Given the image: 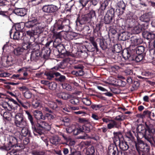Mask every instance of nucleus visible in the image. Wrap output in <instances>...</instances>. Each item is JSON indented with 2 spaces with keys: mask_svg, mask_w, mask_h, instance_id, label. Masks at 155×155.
Segmentation results:
<instances>
[{
  "mask_svg": "<svg viewBox=\"0 0 155 155\" xmlns=\"http://www.w3.org/2000/svg\"><path fill=\"white\" fill-rule=\"evenodd\" d=\"M116 11L118 12L119 15H122L125 9L126 5L123 1H120L117 3Z\"/></svg>",
  "mask_w": 155,
  "mask_h": 155,
  "instance_id": "obj_14",
  "label": "nucleus"
},
{
  "mask_svg": "<svg viewBox=\"0 0 155 155\" xmlns=\"http://www.w3.org/2000/svg\"><path fill=\"white\" fill-rule=\"evenodd\" d=\"M82 132H83V128L82 127H80L73 129V132L74 135H77Z\"/></svg>",
  "mask_w": 155,
  "mask_h": 155,
  "instance_id": "obj_38",
  "label": "nucleus"
},
{
  "mask_svg": "<svg viewBox=\"0 0 155 155\" xmlns=\"http://www.w3.org/2000/svg\"><path fill=\"white\" fill-rule=\"evenodd\" d=\"M63 88L65 89L67 91H70L71 90V86L67 83H64L61 84Z\"/></svg>",
  "mask_w": 155,
  "mask_h": 155,
  "instance_id": "obj_44",
  "label": "nucleus"
},
{
  "mask_svg": "<svg viewBox=\"0 0 155 155\" xmlns=\"http://www.w3.org/2000/svg\"><path fill=\"white\" fill-rule=\"evenodd\" d=\"M55 80L56 81L61 82H64L66 80V77L64 75H61L59 78H55Z\"/></svg>",
  "mask_w": 155,
  "mask_h": 155,
  "instance_id": "obj_51",
  "label": "nucleus"
},
{
  "mask_svg": "<svg viewBox=\"0 0 155 155\" xmlns=\"http://www.w3.org/2000/svg\"><path fill=\"white\" fill-rule=\"evenodd\" d=\"M24 95L26 98L30 99L31 97L32 93L30 91H27L24 93Z\"/></svg>",
  "mask_w": 155,
  "mask_h": 155,
  "instance_id": "obj_50",
  "label": "nucleus"
},
{
  "mask_svg": "<svg viewBox=\"0 0 155 155\" xmlns=\"http://www.w3.org/2000/svg\"><path fill=\"white\" fill-rule=\"evenodd\" d=\"M137 130L139 138L144 137L151 144L154 143L153 135L155 133V130L152 125H147L145 128L144 125L140 124L137 126Z\"/></svg>",
  "mask_w": 155,
  "mask_h": 155,
  "instance_id": "obj_1",
  "label": "nucleus"
},
{
  "mask_svg": "<svg viewBox=\"0 0 155 155\" xmlns=\"http://www.w3.org/2000/svg\"><path fill=\"white\" fill-rule=\"evenodd\" d=\"M43 11L48 13H51L56 12L58 9V7L56 5H45L42 8Z\"/></svg>",
  "mask_w": 155,
  "mask_h": 155,
  "instance_id": "obj_11",
  "label": "nucleus"
},
{
  "mask_svg": "<svg viewBox=\"0 0 155 155\" xmlns=\"http://www.w3.org/2000/svg\"><path fill=\"white\" fill-rule=\"evenodd\" d=\"M51 126L45 121L39 120L37 121V124L35 125V130L32 129L35 135H38V134L41 135L43 133L44 130H49L51 129Z\"/></svg>",
  "mask_w": 155,
  "mask_h": 155,
  "instance_id": "obj_3",
  "label": "nucleus"
},
{
  "mask_svg": "<svg viewBox=\"0 0 155 155\" xmlns=\"http://www.w3.org/2000/svg\"><path fill=\"white\" fill-rule=\"evenodd\" d=\"M151 112L148 110L144 111L143 112V114L141 115V117L143 118L146 115H147L148 116H150Z\"/></svg>",
  "mask_w": 155,
  "mask_h": 155,
  "instance_id": "obj_62",
  "label": "nucleus"
},
{
  "mask_svg": "<svg viewBox=\"0 0 155 155\" xmlns=\"http://www.w3.org/2000/svg\"><path fill=\"white\" fill-rule=\"evenodd\" d=\"M20 128H22L21 132L23 136L25 137L27 135L29 136L30 135V132L28 128L26 127Z\"/></svg>",
  "mask_w": 155,
  "mask_h": 155,
  "instance_id": "obj_31",
  "label": "nucleus"
},
{
  "mask_svg": "<svg viewBox=\"0 0 155 155\" xmlns=\"http://www.w3.org/2000/svg\"><path fill=\"white\" fill-rule=\"evenodd\" d=\"M45 75L47 76V78L48 80H51L54 77L53 73L50 71L45 72Z\"/></svg>",
  "mask_w": 155,
  "mask_h": 155,
  "instance_id": "obj_42",
  "label": "nucleus"
},
{
  "mask_svg": "<svg viewBox=\"0 0 155 155\" xmlns=\"http://www.w3.org/2000/svg\"><path fill=\"white\" fill-rule=\"evenodd\" d=\"M64 34H65V32L64 31H62L56 33L54 34L56 39L58 38H60L62 36H63L64 35Z\"/></svg>",
  "mask_w": 155,
  "mask_h": 155,
  "instance_id": "obj_45",
  "label": "nucleus"
},
{
  "mask_svg": "<svg viewBox=\"0 0 155 155\" xmlns=\"http://www.w3.org/2000/svg\"><path fill=\"white\" fill-rule=\"evenodd\" d=\"M15 123L17 127H23L27 126L26 121L24 120L23 114L18 113L15 115Z\"/></svg>",
  "mask_w": 155,
  "mask_h": 155,
  "instance_id": "obj_5",
  "label": "nucleus"
},
{
  "mask_svg": "<svg viewBox=\"0 0 155 155\" xmlns=\"http://www.w3.org/2000/svg\"><path fill=\"white\" fill-rule=\"evenodd\" d=\"M84 67L81 64H78L74 66V68L77 70L83 69Z\"/></svg>",
  "mask_w": 155,
  "mask_h": 155,
  "instance_id": "obj_61",
  "label": "nucleus"
},
{
  "mask_svg": "<svg viewBox=\"0 0 155 155\" xmlns=\"http://www.w3.org/2000/svg\"><path fill=\"white\" fill-rule=\"evenodd\" d=\"M120 127V126L119 123L112 120H111L110 121L107 125V128L109 129L114 127L118 128Z\"/></svg>",
  "mask_w": 155,
  "mask_h": 155,
  "instance_id": "obj_22",
  "label": "nucleus"
},
{
  "mask_svg": "<svg viewBox=\"0 0 155 155\" xmlns=\"http://www.w3.org/2000/svg\"><path fill=\"white\" fill-rule=\"evenodd\" d=\"M95 152L94 147L93 146H92L87 149L86 153L87 155H94Z\"/></svg>",
  "mask_w": 155,
  "mask_h": 155,
  "instance_id": "obj_34",
  "label": "nucleus"
},
{
  "mask_svg": "<svg viewBox=\"0 0 155 155\" xmlns=\"http://www.w3.org/2000/svg\"><path fill=\"white\" fill-rule=\"evenodd\" d=\"M131 40L134 43L135 45H138L142 42V41L140 38H137L135 37L131 38Z\"/></svg>",
  "mask_w": 155,
  "mask_h": 155,
  "instance_id": "obj_35",
  "label": "nucleus"
},
{
  "mask_svg": "<svg viewBox=\"0 0 155 155\" xmlns=\"http://www.w3.org/2000/svg\"><path fill=\"white\" fill-rule=\"evenodd\" d=\"M135 146L137 150L139 153L140 151L147 153L149 150V147L141 140L139 141L138 143L136 144Z\"/></svg>",
  "mask_w": 155,
  "mask_h": 155,
  "instance_id": "obj_8",
  "label": "nucleus"
},
{
  "mask_svg": "<svg viewBox=\"0 0 155 155\" xmlns=\"http://www.w3.org/2000/svg\"><path fill=\"white\" fill-rule=\"evenodd\" d=\"M14 13L18 15L23 16L26 14V10L23 8H17L15 9Z\"/></svg>",
  "mask_w": 155,
  "mask_h": 155,
  "instance_id": "obj_21",
  "label": "nucleus"
},
{
  "mask_svg": "<svg viewBox=\"0 0 155 155\" xmlns=\"http://www.w3.org/2000/svg\"><path fill=\"white\" fill-rule=\"evenodd\" d=\"M83 53L86 54H87V53L85 52V51H83L81 50H78L76 52V56L81 57L82 55V54Z\"/></svg>",
  "mask_w": 155,
  "mask_h": 155,
  "instance_id": "obj_60",
  "label": "nucleus"
},
{
  "mask_svg": "<svg viewBox=\"0 0 155 155\" xmlns=\"http://www.w3.org/2000/svg\"><path fill=\"white\" fill-rule=\"evenodd\" d=\"M114 51L117 53H119L121 51V47L120 44H116L114 46Z\"/></svg>",
  "mask_w": 155,
  "mask_h": 155,
  "instance_id": "obj_48",
  "label": "nucleus"
},
{
  "mask_svg": "<svg viewBox=\"0 0 155 155\" xmlns=\"http://www.w3.org/2000/svg\"><path fill=\"white\" fill-rule=\"evenodd\" d=\"M37 19L35 18H30L29 21L25 24L24 27L27 28H32L36 25L35 23L37 22Z\"/></svg>",
  "mask_w": 155,
  "mask_h": 155,
  "instance_id": "obj_18",
  "label": "nucleus"
},
{
  "mask_svg": "<svg viewBox=\"0 0 155 155\" xmlns=\"http://www.w3.org/2000/svg\"><path fill=\"white\" fill-rule=\"evenodd\" d=\"M28 39L27 37L23 38L24 41L23 43L22 47H18L15 49L14 50V53L16 56H19L22 55L25 50H30V49H33L35 50L34 47L35 46L38 47V45L34 43L32 44L30 41H25V39Z\"/></svg>",
  "mask_w": 155,
  "mask_h": 155,
  "instance_id": "obj_2",
  "label": "nucleus"
},
{
  "mask_svg": "<svg viewBox=\"0 0 155 155\" xmlns=\"http://www.w3.org/2000/svg\"><path fill=\"white\" fill-rule=\"evenodd\" d=\"M128 32L125 31H120L119 33H118L119 36H120L122 37V40L123 41L126 40L128 39Z\"/></svg>",
  "mask_w": 155,
  "mask_h": 155,
  "instance_id": "obj_30",
  "label": "nucleus"
},
{
  "mask_svg": "<svg viewBox=\"0 0 155 155\" xmlns=\"http://www.w3.org/2000/svg\"><path fill=\"white\" fill-rule=\"evenodd\" d=\"M113 134L114 135V136L116 137V138H117V140H118L119 139V136H122L121 133L120 132H114Z\"/></svg>",
  "mask_w": 155,
  "mask_h": 155,
  "instance_id": "obj_64",
  "label": "nucleus"
},
{
  "mask_svg": "<svg viewBox=\"0 0 155 155\" xmlns=\"http://www.w3.org/2000/svg\"><path fill=\"white\" fill-rule=\"evenodd\" d=\"M82 101L84 104L87 106H89L91 104V101L87 98H83Z\"/></svg>",
  "mask_w": 155,
  "mask_h": 155,
  "instance_id": "obj_49",
  "label": "nucleus"
},
{
  "mask_svg": "<svg viewBox=\"0 0 155 155\" xmlns=\"http://www.w3.org/2000/svg\"><path fill=\"white\" fill-rule=\"evenodd\" d=\"M18 139L16 137L13 136H10L8 139V143L6 145H4L3 148V149L6 150H8L11 149V148L15 146L16 147V144L17 143Z\"/></svg>",
  "mask_w": 155,
  "mask_h": 155,
  "instance_id": "obj_9",
  "label": "nucleus"
},
{
  "mask_svg": "<svg viewBox=\"0 0 155 155\" xmlns=\"http://www.w3.org/2000/svg\"><path fill=\"white\" fill-rule=\"evenodd\" d=\"M70 102L72 104L77 105L79 102V100L77 98H73L70 100Z\"/></svg>",
  "mask_w": 155,
  "mask_h": 155,
  "instance_id": "obj_54",
  "label": "nucleus"
},
{
  "mask_svg": "<svg viewBox=\"0 0 155 155\" xmlns=\"http://www.w3.org/2000/svg\"><path fill=\"white\" fill-rule=\"evenodd\" d=\"M38 47L34 46V48H35V50L34 51H32L30 59L31 60H34L36 61L38 60L40 57L41 53L40 51L38 50Z\"/></svg>",
  "mask_w": 155,
  "mask_h": 155,
  "instance_id": "obj_12",
  "label": "nucleus"
},
{
  "mask_svg": "<svg viewBox=\"0 0 155 155\" xmlns=\"http://www.w3.org/2000/svg\"><path fill=\"white\" fill-rule=\"evenodd\" d=\"M61 140V139L58 136H55L51 138L50 139L51 143L53 144L56 145L58 144Z\"/></svg>",
  "mask_w": 155,
  "mask_h": 155,
  "instance_id": "obj_29",
  "label": "nucleus"
},
{
  "mask_svg": "<svg viewBox=\"0 0 155 155\" xmlns=\"http://www.w3.org/2000/svg\"><path fill=\"white\" fill-rule=\"evenodd\" d=\"M90 137L87 134H84L83 135L80 136L78 137V138L84 140L90 138Z\"/></svg>",
  "mask_w": 155,
  "mask_h": 155,
  "instance_id": "obj_57",
  "label": "nucleus"
},
{
  "mask_svg": "<svg viewBox=\"0 0 155 155\" xmlns=\"http://www.w3.org/2000/svg\"><path fill=\"white\" fill-rule=\"evenodd\" d=\"M100 47L103 50H104L107 48V45L104 43V41L102 39H99Z\"/></svg>",
  "mask_w": 155,
  "mask_h": 155,
  "instance_id": "obj_46",
  "label": "nucleus"
},
{
  "mask_svg": "<svg viewBox=\"0 0 155 155\" xmlns=\"http://www.w3.org/2000/svg\"><path fill=\"white\" fill-rule=\"evenodd\" d=\"M114 9L111 8L108 10L104 17V22L106 24L110 23L114 16Z\"/></svg>",
  "mask_w": 155,
  "mask_h": 155,
  "instance_id": "obj_6",
  "label": "nucleus"
},
{
  "mask_svg": "<svg viewBox=\"0 0 155 155\" xmlns=\"http://www.w3.org/2000/svg\"><path fill=\"white\" fill-rule=\"evenodd\" d=\"M142 35L143 37L146 38L149 41H151L155 40V35L151 32H148L147 31H144L142 33Z\"/></svg>",
  "mask_w": 155,
  "mask_h": 155,
  "instance_id": "obj_19",
  "label": "nucleus"
},
{
  "mask_svg": "<svg viewBox=\"0 0 155 155\" xmlns=\"http://www.w3.org/2000/svg\"><path fill=\"white\" fill-rule=\"evenodd\" d=\"M91 117L94 120L96 121H99V120L101 118V117H99L97 115L95 114H92Z\"/></svg>",
  "mask_w": 155,
  "mask_h": 155,
  "instance_id": "obj_53",
  "label": "nucleus"
},
{
  "mask_svg": "<svg viewBox=\"0 0 155 155\" xmlns=\"http://www.w3.org/2000/svg\"><path fill=\"white\" fill-rule=\"evenodd\" d=\"M102 107L101 104H92L91 105V107L93 110H97Z\"/></svg>",
  "mask_w": 155,
  "mask_h": 155,
  "instance_id": "obj_52",
  "label": "nucleus"
},
{
  "mask_svg": "<svg viewBox=\"0 0 155 155\" xmlns=\"http://www.w3.org/2000/svg\"><path fill=\"white\" fill-rule=\"evenodd\" d=\"M2 107L5 109H7L8 110L11 111L14 108L13 106L10 103L5 102L2 105Z\"/></svg>",
  "mask_w": 155,
  "mask_h": 155,
  "instance_id": "obj_26",
  "label": "nucleus"
},
{
  "mask_svg": "<svg viewBox=\"0 0 155 155\" xmlns=\"http://www.w3.org/2000/svg\"><path fill=\"white\" fill-rule=\"evenodd\" d=\"M42 113V112L38 110H35L33 112V114L35 118L38 119Z\"/></svg>",
  "mask_w": 155,
  "mask_h": 155,
  "instance_id": "obj_47",
  "label": "nucleus"
},
{
  "mask_svg": "<svg viewBox=\"0 0 155 155\" xmlns=\"http://www.w3.org/2000/svg\"><path fill=\"white\" fill-rule=\"evenodd\" d=\"M9 2L6 0H0V6L8 5Z\"/></svg>",
  "mask_w": 155,
  "mask_h": 155,
  "instance_id": "obj_58",
  "label": "nucleus"
},
{
  "mask_svg": "<svg viewBox=\"0 0 155 155\" xmlns=\"http://www.w3.org/2000/svg\"><path fill=\"white\" fill-rule=\"evenodd\" d=\"M124 72L126 75H130L133 74V71L130 69H127L125 70Z\"/></svg>",
  "mask_w": 155,
  "mask_h": 155,
  "instance_id": "obj_63",
  "label": "nucleus"
},
{
  "mask_svg": "<svg viewBox=\"0 0 155 155\" xmlns=\"http://www.w3.org/2000/svg\"><path fill=\"white\" fill-rule=\"evenodd\" d=\"M65 21L62 22L58 21L56 22L54 25V28L56 29H62L63 28L69 29L70 28L68 25H65Z\"/></svg>",
  "mask_w": 155,
  "mask_h": 155,
  "instance_id": "obj_15",
  "label": "nucleus"
},
{
  "mask_svg": "<svg viewBox=\"0 0 155 155\" xmlns=\"http://www.w3.org/2000/svg\"><path fill=\"white\" fill-rule=\"evenodd\" d=\"M88 20V18L86 15H82L81 17H79L76 21V24L77 26L86 23L87 22H89Z\"/></svg>",
  "mask_w": 155,
  "mask_h": 155,
  "instance_id": "obj_16",
  "label": "nucleus"
},
{
  "mask_svg": "<svg viewBox=\"0 0 155 155\" xmlns=\"http://www.w3.org/2000/svg\"><path fill=\"white\" fill-rule=\"evenodd\" d=\"M25 113L27 115L28 119L31 125V128L32 129L35 130V125L33 121V118L30 114V113L28 111H25Z\"/></svg>",
  "mask_w": 155,
  "mask_h": 155,
  "instance_id": "obj_24",
  "label": "nucleus"
},
{
  "mask_svg": "<svg viewBox=\"0 0 155 155\" xmlns=\"http://www.w3.org/2000/svg\"><path fill=\"white\" fill-rule=\"evenodd\" d=\"M25 23L23 22L18 23L14 24L12 28V29H23L24 28Z\"/></svg>",
  "mask_w": 155,
  "mask_h": 155,
  "instance_id": "obj_33",
  "label": "nucleus"
},
{
  "mask_svg": "<svg viewBox=\"0 0 155 155\" xmlns=\"http://www.w3.org/2000/svg\"><path fill=\"white\" fill-rule=\"evenodd\" d=\"M51 52V51L50 49L48 48H46L43 49L42 51V53L43 54V57L45 58L49 56Z\"/></svg>",
  "mask_w": 155,
  "mask_h": 155,
  "instance_id": "obj_32",
  "label": "nucleus"
},
{
  "mask_svg": "<svg viewBox=\"0 0 155 155\" xmlns=\"http://www.w3.org/2000/svg\"><path fill=\"white\" fill-rule=\"evenodd\" d=\"M144 51L145 48L143 46H140L135 47L134 45H131L130 46L129 50L126 51L125 52L129 54L132 53L141 55Z\"/></svg>",
  "mask_w": 155,
  "mask_h": 155,
  "instance_id": "obj_7",
  "label": "nucleus"
},
{
  "mask_svg": "<svg viewBox=\"0 0 155 155\" xmlns=\"http://www.w3.org/2000/svg\"><path fill=\"white\" fill-rule=\"evenodd\" d=\"M118 152V148L116 145L111 144L108 147V153L109 155H116Z\"/></svg>",
  "mask_w": 155,
  "mask_h": 155,
  "instance_id": "obj_17",
  "label": "nucleus"
},
{
  "mask_svg": "<svg viewBox=\"0 0 155 155\" xmlns=\"http://www.w3.org/2000/svg\"><path fill=\"white\" fill-rule=\"evenodd\" d=\"M64 32L67 37H70L71 38H72L75 36V34L74 32L69 31H64Z\"/></svg>",
  "mask_w": 155,
  "mask_h": 155,
  "instance_id": "obj_39",
  "label": "nucleus"
},
{
  "mask_svg": "<svg viewBox=\"0 0 155 155\" xmlns=\"http://www.w3.org/2000/svg\"><path fill=\"white\" fill-rule=\"evenodd\" d=\"M84 72L83 69H80L76 71V75L77 76H82L84 75Z\"/></svg>",
  "mask_w": 155,
  "mask_h": 155,
  "instance_id": "obj_55",
  "label": "nucleus"
},
{
  "mask_svg": "<svg viewBox=\"0 0 155 155\" xmlns=\"http://www.w3.org/2000/svg\"><path fill=\"white\" fill-rule=\"evenodd\" d=\"M140 20L141 21L144 22L142 25L144 26V27L143 28V29H146L147 28V27L149 25L150 21V18L148 15L146 14H143L141 16Z\"/></svg>",
  "mask_w": 155,
  "mask_h": 155,
  "instance_id": "obj_13",
  "label": "nucleus"
},
{
  "mask_svg": "<svg viewBox=\"0 0 155 155\" xmlns=\"http://www.w3.org/2000/svg\"><path fill=\"white\" fill-rule=\"evenodd\" d=\"M18 101L20 104L25 109H28L31 106L30 102L28 101H22L21 100H18Z\"/></svg>",
  "mask_w": 155,
  "mask_h": 155,
  "instance_id": "obj_27",
  "label": "nucleus"
},
{
  "mask_svg": "<svg viewBox=\"0 0 155 155\" xmlns=\"http://www.w3.org/2000/svg\"><path fill=\"white\" fill-rule=\"evenodd\" d=\"M88 18V20L90 22L92 21L94 18L96 17V12L93 10H91L86 15Z\"/></svg>",
  "mask_w": 155,
  "mask_h": 155,
  "instance_id": "obj_25",
  "label": "nucleus"
},
{
  "mask_svg": "<svg viewBox=\"0 0 155 155\" xmlns=\"http://www.w3.org/2000/svg\"><path fill=\"white\" fill-rule=\"evenodd\" d=\"M32 154L33 155H45V153L43 151H33Z\"/></svg>",
  "mask_w": 155,
  "mask_h": 155,
  "instance_id": "obj_59",
  "label": "nucleus"
},
{
  "mask_svg": "<svg viewBox=\"0 0 155 155\" xmlns=\"http://www.w3.org/2000/svg\"><path fill=\"white\" fill-rule=\"evenodd\" d=\"M109 5L108 0H102L100 3V7L98 11L99 16H103L105 11Z\"/></svg>",
  "mask_w": 155,
  "mask_h": 155,
  "instance_id": "obj_10",
  "label": "nucleus"
},
{
  "mask_svg": "<svg viewBox=\"0 0 155 155\" xmlns=\"http://www.w3.org/2000/svg\"><path fill=\"white\" fill-rule=\"evenodd\" d=\"M58 96L59 98H61L64 100H67L69 97V95L65 93H61L58 94Z\"/></svg>",
  "mask_w": 155,
  "mask_h": 155,
  "instance_id": "obj_40",
  "label": "nucleus"
},
{
  "mask_svg": "<svg viewBox=\"0 0 155 155\" xmlns=\"http://www.w3.org/2000/svg\"><path fill=\"white\" fill-rule=\"evenodd\" d=\"M16 31L15 32L13 35V38L14 39H21L22 36L23 35V33L22 32H19L17 30H16Z\"/></svg>",
  "mask_w": 155,
  "mask_h": 155,
  "instance_id": "obj_28",
  "label": "nucleus"
},
{
  "mask_svg": "<svg viewBox=\"0 0 155 155\" xmlns=\"http://www.w3.org/2000/svg\"><path fill=\"white\" fill-rule=\"evenodd\" d=\"M37 30H30L27 31V33L30 37H32L33 36L37 34L38 32L37 31Z\"/></svg>",
  "mask_w": 155,
  "mask_h": 155,
  "instance_id": "obj_37",
  "label": "nucleus"
},
{
  "mask_svg": "<svg viewBox=\"0 0 155 155\" xmlns=\"http://www.w3.org/2000/svg\"><path fill=\"white\" fill-rule=\"evenodd\" d=\"M48 87L50 89L54 90L57 87V84L54 82H52L50 83L49 82Z\"/></svg>",
  "mask_w": 155,
  "mask_h": 155,
  "instance_id": "obj_41",
  "label": "nucleus"
},
{
  "mask_svg": "<svg viewBox=\"0 0 155 155\" xmlns=\"http://www.w3.org/2000/svg\"><path fill=\"white\" fill-rule=\"evenodd\" d=\"M119 146L120 148L124 151L127 150L129 148L127 142L124 140H120Z\"/></svg>",
  "mask_w": 155,
  "mask_h": 155,
  "instance_id": "obj_23",
  "label": "nucleus"
},
{
  "mask_svg": "<svg viewBox=\"0 0 155 155\" xmlns=\"http://www.w3.org/2000/svg\"><path fill=\"white\" fill-rule=\"evenodd\" d=\"M53 45L57 49L58 52L61 54H64V47L63 44H57L55 41L53 42Z\"/></svg>",
  "mask_w": 155,
  "mask_h": 155,
  "instance_id": "obj_20",
  "label": "nucleus"
},
{
  "mask_svg": "<svg viewBox=\"0 0 155 155\" xmlns=\"http://www.w3.org/2000/svg\"><path fill=\"white\" fill-rule=\"evenodd\" d=\"M40 102L37 100H34L32 101V106L34 108H37L40 105Z\"/></svg>",
  "mask_w": 155,
  "mask_h": 155,
  "instance_id": "obj_43",
  "label": "nucleus"
},
{
  "mask_svg": "<svg viewBox=\"0 0 155 155\" xmlns=\"http://www.w3.org/2000/svg\"><path fill=\"white\" fill-rule=\"evenodd\" d=\"M89 40L93 46L96 48V51H98V49L97 46V45L95 41L94 38L93 37H90L89 38Z\"/></svg>",
  "mask_w": 155,
  "mask_h": 155,
  "instance_id": "obj_36",
  "label": "nucleus"
},
{
  "mask_svg": "<svg viewBox=\"0 0 155 155\" xmlns=\"http://www.w3.org/2000/svg\"><path fill=\"white\" fill-rule=\"evenodd\" d=\"M88 0H79V3L84 7L85 6L88 2Z\"/></svg>",
  "mask_w": 155,
  "mask_h": 155,
  "instance_id": "obj_56",
  "label": "nucleus"
},
{
  "mask_svg": "<svg viewBox=\"0 0 155 155\" xmlns=\"http://www.w3.org/2000/svg\"><path fill=\"white\" fill-rule=\"evenodd\" d=\"M123 56L126 59H128L129 61H134L136 62H140L143 58V55L137 54H134L132 53H127L126 52H124Z\"/></svg>",
  "mask_w": 155,
  "mask_h": 155,
  "instance_id": "obj_4",
  "label": "nucleus"
}]
</instances>
